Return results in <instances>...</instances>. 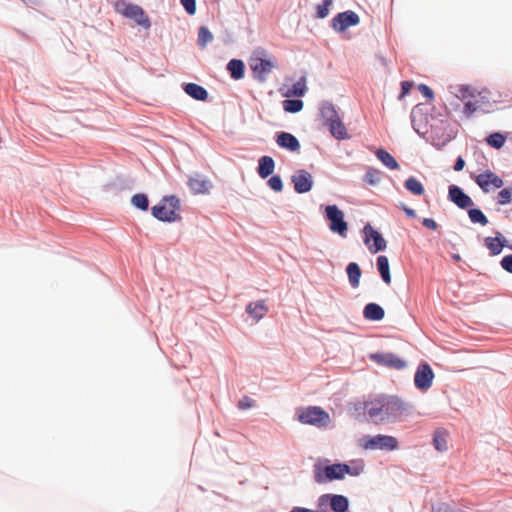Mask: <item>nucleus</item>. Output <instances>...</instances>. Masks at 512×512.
Returning <instances> with one entry per match:
<instances>
[{
    "instance_id": "nucleus-55",
    "label": "nucleus",
    "mask_w": 512,
    "mask_h": 512,
    "mask_svg": "<svg viewBox=\"0 0 512 512\" xmlns=\"http://www.w3.org/2000/svg\"><path fill=\"white\" fill-rule=\"evenodd\" d=\"M453 259L458 261V260H460V256L458 254H455V255H453Z\"/></svg>"
},
{
    "instance_id": "nucleus-38",
    "label": "nucleus",
    "mask_w": 512,
    "mask_h": 512,
    "mask_svg": "<svg viewBox=\"0 0 512 512\" xmlns=\"http://www.w3.org/2000/svg\"><path fill=\"white\" fill-rule=\"evenodd\" d=\"M488 145H490L491 147L495 148V149H500L503 147L504 143H505V137L503 134L499 133V132H495V133H492L490 134L487 139H486Z\"/></svg>"
},
{
    "instance_id": "nucleus-31",
    "label": "nucleus",
    "mask_w": 512,
    "mask_h": 512,
    "mask_svg": "<svg viewBox=\"0 0 512 512\" xmlns=\"http://www.w3.org/2000/svg\"><path fill=\"white\" fill-rule=\"evenodd\" d=\"M244 63L239 59H232L227 64V70L231 77L235 80L242 79L244 77Z\"/></svg>"
},
{
    "instance_id": "nucleus-36",
    "label": "nucleus",
    "mask_w": 512,
    "mask_h": 512,
    "mask_svg": "<svg viewBox=\"0 0 512 512\" xmlns=\"http://www.w3.org/2000/svg\"><path fill=\"white\" fill-rule=\"evenodd\" d=\"M468 216L472 223H478L482 226L488 224V219L485 214L478 208H470L468 210Z\"/></svg>"
},
{
    "instance_id": "nucleus-21",
    "label": "nucleus",
    "mask_w": 512,
    "mask_h": 512,
    "mask_svg": "<svg viewBox=\"0 0 512 512\" xmlns=\"http://www.w3.org/2000/svg\"><path fill=\"white\" fill-rule=\"evenodd\" d=\"M246 312L255 322H259L268 312V307L263 300L250 302L246 306Z\"/></svg>"
},
{
    "instance_id": "nucleus-6",
    "label": "nucleus",
    "mask_w": 512,
    "mask_h": 512,
    "mask_svg": "<svg viewBox=\"0 0 512 512\" xmlns=\"http://www.w3.org/2000/svg\"><path fill=\"white\" fill-rule=\"evenodd\" d=\"M297 418L302 424L313 425L318 428L327 427L331 421L330 415L317 406H309L299 410Z\"/></svg>"
},
{
    "instance_id": "nucleus-3",
    "label": "nucleus",
    "mask_w": 512,
    "mask_h": 512,
    "mask_svg": "<svg viewBox=\"0 0 512 512\" xmlns=\"http://www.w3.org/2000/svg\"><path fill=\"white\" fill-rule=\"evenodd\" d=\"M180 201L175 196L164 197L161 202L152 207V215L163 222H176L180 219L178 210Z\"/></svg>"
},
{
    "instance_id": "nucleus-32",
    "label": "nucleus",
    "mask_w": 512,
    "mask_h": 512,
    "mask_svg": "<svg viewBox=\"0 0 512 512\" xmlns=\"http://www.w3.org/2000/svg\"><path fill=\"white\" fill-rule=\"evenodd\" d=\"M447 437L448 434L445 430H437L434 433L433 444L437 451L445 452L448 450Z\"/></svg>"
},
{
    "instance_id": "nucleus-30",
    "label": "nucleus",
    "mask_w": 512,
    "mask_h": 512,
    "mask_svg": "<svg viewBox=\"0 0 512 512\" xmlns=\"http://www.w3.org/2000/svg\"><path fill=\"white\" fill-rule=\"evenodd\" d=\"M376 264H377V269H378V272H379L382 280L386 284H390L391 283V274H390L388 258L384 255L378 256Z\"/></svg>"
},
{
    "instance_id": "nucleus-10",
    "label": "nucleus",
    "mask_w": 512,
    "mask_h": 512,
    "mask_svg": "<svg viewBox=\"0 0 512 512\" xmlns=\"http://www.w3.org/2000/svg\"><path fill=\"white\" fill-rule=\"evenodd\" d=\"M434 379V372L429 364L421 363L414 375V385L420 391H427L431 388Z\"/></svg>"
},
{
    "instance_id": "nucleus-28",
    "label": "nucleus",
    "mask_w": 512,
    "mask_h": 512,
    "mask_svg": "<svg viewBox=\"0 0 512 512\" xmlns=\"http://www.w3.org/2000/svg\"><path fill=\"white\" fill-rule=\"evenodd\" d=\"M346 273L348 276L349 284L352 288L356 289L360 285V278L362 275V271L359 265L355 262H351L346 267Z\"/></svg>"
},
{
    "instance_id": "nucleus-41",
    "label": "nucleus",
    "mask_w": 512,
    "mask_h": 512,
    "mask_svg": "<svg viewBox=\"0 0 512 512\" xmlns=\"http://www.w3.org/2000/svg\"><path fill=\"white\" fill-rule=\"evenodd\" d=\"M135 15L136 16H134V18L132 19L134 22H136L138 25L146 29L150 27L151 22L149 20V17L146 15L142 8H140Z\"/></svg>"
},
{
    "instance_id": "nucleus-22",
    "label": "nucleus",
    "mask_w": 512,
    "mask_h": 512,
    "mask_svg": "<svg viewBox=\"0 0 512 512\" xmlns=\"http://www.w3.org/2000/svg\"><path fill=\"white\" fill-rule=\"evenodd\" d=\"M275 169V161L270 156H262L258 160L257 173L262 179H266L273 174Z\"/></svg>"
},
{
    "instance_id": "nucleus-19",
    "label": "nucleus",
    "mask_w": 512,
    "mask_h": 512,
    "mask_svg": "<svg viewBox=\"0 0 512 512\" xmlns=\"http://www.w3.org/2000/svg\"><path fill=\"white\" fill-rule=\"evenodd\" d=\"M274 65L271 61L266 59H253L251 69L260 81H264L266 76L272 71Z\"/></svg>"
},
{
    "instance_id": "nucleus-34",
    "label": "nucleus",
    "mask_w": 512,
    "mask_h": 512,
    "mask_svg": "<svg viewBox=\"0 0 512 512\" xmlns=\"http://www.w3.org/2000/svg\"><path fill=\"white\" fill-rule=\"evenodd\" d=\"M405 188L413 195H422L424 193L423 184L415 177H409L404 183Z\"/></svg>"
},
{
    "instance_id": "nucleus-8",
    "label": "nucleus",
    "mask_w": 512,
    "mask_h": 512,
    "mask_svg": "<svg viewBox=\"0 0 512 512\" xmlns=\"http://www.w3.org/2000/svg\"><path fill=\"white\" fill-rule=\"evenodd\" d=\"M330 507L334 512H346L349 507L348 498L338 494H323L317 500V507L324 511L325 507Z\"/></svg>"
},
{
    "instance_id": "nucleus-42",
    "label": "nucleus",
    "mask_w": 512,
    "mask_h": 512,
    "mask_svg": "<svg viewBox=\"0 0 512 512\" xmlns=\"http://www.w3.org/2000/svg\"><path fill=\"white\" fill-rule=\"evenodd\" d=\"M268 186L275 192H281L283 190V182L279 175H273L267 181Z\"/></svg>"
},
{
    "instance_id": "nucleus-11",
    "label": "nucleus",
    "mask_w": 512,
    "mask_h": 512,
    "mask_svg": "<svg viewBox=\"0 0 512 512\" xmlns=\"http://www.w3.org/2000/svg\"><path fill=\"white\" fill-rule=\"evenodd\" d=\"M291 182L294 185V190L298 194H304L309 192L313 187V177L307 170H297L291 176Z\"/></svg>"
},
{
    "instance_id": "nucleus-29",
    "label": "nucleus",
    "mask_w": 512,
    "mask_h": 512,
    "mask_svg": "<svg viewBox=\"0 0 512 512\" xmlns=\"http://www.w3.org/2000/svg\"><path fill=\"white\" fill-rule=\"evenodd\" d=\"M307 92L306 80L304 77L300 78L297 82H295L291 87H289L284 93L283 96L290 98L293 96L302 97Z\"/></svg>"
},
{
    "instance_id": "nucleus-46",
    "label": "nucleus",
    "mask_w": 512,
    "mask_h": 512,
    "mask_svg": "<svg viewBox=\"0 0 512 512\" xmlns=\"http://www.w3.org/2000/svg\"><path fill=\"white\" fill-rule=\"evenodd\" d=\"M500 264L505 271L512 273V254L503 257Z\"/></svg>"
},
{
    "instance_id": "nucleus-39",
    "label": "nucleus",
    "mask_w": 512,
    "mask_h": 512,
    "mask_svg": "<svg viewBox=\"0 0 512 512\" xmlns=\"http://www.w3.org/2000/svg\"><path fill=\"white\" fill-rule=\"evenodd\" d=\"M131 203L138 209L147 210L149 201L147 195L143 193L135 194L132 196Z\"/></svg>"
},
{
    "instance_id": "nucleus-15",
    "label": "nucleus",
    "mask_w": 512,
    "mask_h": 512,
    "mask_svg": "<svg viewBox=\"0 0 512 512\" xmlns=\"http://www.w3.org/2000/svg\"><path fill=\"white\" fill-rule=\"evenodd\" d=\"M277 145L289 152H299L300 142L299 140L289 132H278L275 137Z\"/></svg>"
},
{
    "instance_id": "nucleus-56",
    "label": "nucleus",
    "mask_w": 512,
    "mask_h": 512,
    "mask_svg": "<svg viewBox=\"0 0 512 512\" xmlns=\"http://www.w3.org/2000/svg\"><path fill=\"white\" fill-rule=\"evenodd\" d=\"M507 247H508L510 250H512V245H508Z\"/></svg>"
},
{
    "instance_id": "nucleus-12",
    "label": "nucleus",
    "mask_w": 512,
    "mask_h": 512,
    "mask_svg": "<svg viewBox=\"0 0 512 512\" xmlns=\"http://www.w3.org/2000/svg\"><path fill=\"white\" fill-rule=\"evenodd\" d=\"M475 181L485 193H489L492 189L501 188L504 184L503 180L491 171L479 174Z\"/></svg>"
},
{
    "instance_id": "nucleus-26",
    "label": "nucleus",
    "mask_w": 512,
    "mask_h": 512,
    "mask_svg": "<svg viewBox=\"0 0 512 512\" xmlns=\"http://www.w3.org/2000/svg\"><path fill=\"white\" fill-rule=\"evenodd\" d=\"M185 93L195 100L205 101L208 97L207 90L195 83H187L183 87Z\"/></svg>"
},
{
    "instance_id": "nucleus-45",
    "label": "nucleus",
    "mask_w": 512,
    "mask_h": 512,
    "mask_svg": "<svg viewBox=\"0 0 512 512\" xmlns=\"http://www.w3.org/2000/svg\"><path fill=\"white\" fill-rule=\"evenodd\" d=\"M254 406V401L248 396L242 397L238 402V408L241 410H247Z\"/></svg>"
},
{
    "instance_id": "nucleus-37",
    "label": "nucleus",
    "mask_w": 512,
    "mask_h": 512,
    "mask_svg": "<svg viewBox=\"0 0 512 512\" xmlns=\"http://www.w3.org/2000/svg\"><path fill=\"white\" fill-rule=\"evenodd\" d=\"M213 40V35L205 26L199 28L197 43L201 48H204L208 43Z\"/></svg>"
},
{
    "instance_id": "nucleus-49",
    "label": "nucleus",
    "mask_w": 512,
    "mask_h": 512,
    "mask_svg": "<svg viewBox=\"0 0 512 512\" xmlns=\"http://www.w3.org/2000/svg\"><path fill=\"white\" fill-rule=\"evenodd\" d=\"M433 512H450V507L446 503H438L433 506Z\"/></svg>"
},
{
    "instance_id": "nucleus-53",
    "label": "nucleus",
    "mask_w": 512,
    "mask_h": 512,
    "mask_svg": "<svg viewBox=\"0 0 512 512\" xmlns=\"http://www.w3.org/2000/svg\"><path fill=\"white\" fill-rule=\"evenodd\" d=\"M401 87H402V95H405L409 92V90L411 88V83L404 81V82H402Z\"/></svg>"
},
{
    "instance_id": "nucleus-18",
    "label": "nucleus",
    "mask_w": 512,
    "mask_h": 512,
    "mask_svg": "<svg viewBox=\"0 0 512 512\" xmlns=\"http://www.w3.org/2000/svg\"><path fill=\"white\" fill-rule=\"evenodd\" d=\"M495 237L484 238V245L489 250L490 254L495 256L499 255L505 246H508L507 240L499 232H495Z\"/></svg>"
},
{
    "instance_id": "nucleus-1",
    "label": "nucleus",
    "mask_w": 512,
    "mask_h": 512,
    "mask_svg": "<svg viewBox=\"0 0 512 512\" xmlns=\"http://www.w3.org/2000/svg\"><path fill=\"white\" fill-rule=\"evenodd\" d=\"M365 413L376 425L393 424L412 413V405L393 395H381L365 404Z\"/></svg>"
},
{
    "instance_id": "nucleus-27",
    "label": "nucleus",
    "mask_w": 512,
    "mask_h": 512,
    "mask_svg": "<svg viewBox=\"0 0 512 512\" xmlns=\"http://www.w3.org/2000/svg\"><path fill=\"white\" fill-rule=\"evenodd\" d=\"M320 115L325 125L340 117L336 107L328 101L321 104Z\"/></svg>"
},
{
    "instance_id": "nucleus-23",
    "label": "nucleus",
    "mask_w": 512,
    "mask_h": 512,
    "mask_svg": "<svg viewBox=\"0 0 512 512\" xmlns=\"http://www.w3.org/2000/svg\"><path fill=\"white\" fill-rule=\"evenodd\" d=\"M326 126L329 128V131L334 138L338 140H345L350 138L341 117L334 119V121H331Z\"/></svg>"
},
{
    "instance_id": "nucleus-9",
    "label": "nucleus",
    "mask_w": 512,
    "mask_h": 512,
    "mask_svg": "<svg viewBox=\"0 0 512 512\" xmlns=\"http://www.w3.org/2000/svg\"><path fill=\"white\" fill-rule=\"evenodd\" d=\"M364 243L371 253L383 251L386 248V241L382 235L376 231L370 224L363 228Z\"/></svg>"
},
{
    "instance_id": "nucleus-50",
    "label": "nucleus",
    "mask_w": 512,
    "mask_h": 512,
    "mask_svg": "<svg viewBox=\"0 0 512 512\" xmlns=\"http://www.w3.org/2000/svg\"><path fill=\"white\" fill-rule=\"evenodd\" d=\"M365 181L371 185H375L378 181V179L375 177V173L372 171H369L365 175Z\"/></svg>"
},
{
    "instance_id": "nucleus-35",
    "label": "nucleus",
    "mask_w": 512,
    "mask_h": 512,
    "mask_svg": "<svg viewBox=\"0 0 512 512\" xmlns=\"http://www.w3.org/2000/svg\"><path fill=\"white\" fill-rule=\"evenodd\" d=\"M283 109L288 113H298L303 109V101L300 99H286L282 102Z\"/></svg>"
},
{
    "instance_id": "nucleus-17",
    "label": "nucleus",
    "mask_w": 512,
    "mask_h": 512,
    "mask_svg": "<svg viewBox=\"0 0 512 512\" xmlns=\"http://www.w3.org/2000/svg\"><path fill=\"white\" fill-rule=\"evenodd\" d=\"M188 186L194 194H205L212 188V183L207 177L196 173L189 177Z\"/></svg>"
},
{
    "instance_id": "nucleus-5",
    "label": "nucleus",
    "mask_w": 512,
    "mask_h": 512,
    "mask_svg": "<svg viewBox=\"0 0 512 512\" xmlns=\"http://www.w3.org/2000/svg\"><path fill=\"white\" fill-rule=\"evenodd\" d=\"M359 446L364 450L393 451L398 448V441L394 436L390 435H366L359 440Z\"/></svg>"
},
{
    "instance_id": "nucleus-20",
    "label": "nucleus",
    "mask_w": 512,
    "mask_h": 512,
    "mask_svg": "<svg viewBox=\"0 0 512 512\" xmlns=\"http://www.w3.org/2000/svg\"><path fill=\"white\" fill-rule=\"evenodd\" d=\"M343 479L348 476L357 477L364 472L365 462L362 459H354L348 463H340Z\"/></svg>"
},
{
    "instance_id": "nucleus-7",
    "label": "nucleus",
    "mask_w": 512,
    "mask_h": 512,
    "mask_svg": "<svg viewBox=\"0 0 512 512\" xmlns=\"http://www.w3.org/2000/svg\"><path fill=\"white\" fill-rule=\"evenodd\" d=\"M325 217L329 221V229L333 233L345 238L347 236L348 224L344 219V213L336 205L325 207Z\"/></svg>"
},
{
    "instance_id": "nucleus-51",
    "label": "nucleus",
    "mask_w": 512,
    "mask_h": 512,
    "mask_svg": "<svg viewBox=\"0 0 512 512\" xmlns=\"http://www.w3.org/2000/svg\"><path fill=\"white\" fill-rule=\"evenodd\" d=\"M417 115H418V111L413 110V111H412V113H411L412 124H413V128H414V130H415L418 134H421L420 128L416 125V117H417Z\"/></svg>"
},
{
    "instance_id": "nucleus-52",
    "label": "nucleus",
    "mask_w": 512,
    "mask_h": 512,
    "mask_svg": "<svg viewBox=\"0 0 512 512\" xmlns=\"http://www.w3.org/2000/svg\"><path fill=\"white\" fill-rule=\"evenodd\" d=\"M464 166H465V161L463 160V158L458 157L455 162V165H454V170L461 171L464 168Z\"/></svg>"
},
{
    "instance_id": "nucleus-33",
    "label": "nucleus",
    "mask_w": 512,
    "mask_h": 512,
    "mask_svg": "<svg viewBox=\"0 0 512 512\" xmlns=\"http://www.w3.org/2000/svg\"><path fill=\"white\" fill-rule=\"evenodd\" d=\"M376 156L377 158L383 163V165H385L386 167H388L389 169L391 170H396L399 168V165H398V162L395 160V158L390 154L388 153L386 150L384 149H378L376 151Z\"/></svg>"
},
{
    "instance_id": "nucleus-14",
    "label": "nucleus",
    "mask_w": 512,
    "mask_h": 512,
    "mask_svg": "<svg viewBox=\"0 0 512 512\" xmlns=\"http://www.w3.org/2000/svg\"><path fill=\"white\" fill-rule=\"evenodd\" d=\"M448 199L461 209H466L473 204L468 196L459 186L450 185L448 188Z\"/></svg>"
},
{
    "instance_id": "nucleus-16",
    "label": "nucleus",
    "mask_w": 512,
    "mask_h": 512,
    "mask_svg": "<svg viewBox=\"0 0 512 512\" xmlns=\"http://www.w3.org/2000/svg\"><path fill=\"white\" fill-rule=\"evenodd\" d=\"M371 358L382 365L392 367L401 370L406 367L404 360L400 359L393 353H375L371 355Z\"/></svg>"
},
{
    "instance_id": "nucleus-4",
    "label": "nucleus",
    "mask_w": 512,
    "mask_h": 512,
    "mask_svg": "<svg viewBox=\"0 0 512 512\" xmlns=\"http://www.w3.org/2000/svg\"><path fill=\"white\" fill-rule=\"evenodd\" d=\"M313 479L318 484H326L333 481L343 480L340 463L324 464L317 462L313 465Z\"/></svg>"
},
{
    "instance_id": "nucleus-24",
    "label": "nucleus",
    "mask_w": 512,
    "mask_h": 512,
    "mask_svg": "<svg viewBox=\"0 0 512 512\" xmlns=\"http://www.w3.org/2000/svg\"><path fill=\"white\" fill-rule=\"evenodd\" d=\"M384 315V309L376 303H368L363 310L364 318L370 321H380Z\"/></svg>"
},
{
    "instance_id": "nucleus-44",
    "label": "nucleus",
    "mask_w": 512,
    "mask_h": 512,
    "mask_svg": "<svg viewBox=\"0 0 512 512\" xmlns=\"http://www.w3.org/2000/svg\"><path fill=\"white\" fill-rule=\"evenodd\" d=\"M181 5L189 15H194L196 12V0H180Z\"/></svg>"
},
{
    "instance_id": "nucleus-40",
    "label": "nucleus",
    "mask_w": 512,
    "mask_h": 512,
    "mask_svg": "<svg viewBox=\"0 0 512 512\" xmlns=\"http://www.w3.org/2000/svg\"><path fill=\"white\" fill-rule=\"evenodd\" d=\"M512 199V187L502 189L497 195V203L499 205H508Z\"/></svg>"
},
{
    "instance_id": "nucleus-25",
    "label": "nucleus",
    "mask_w": 512,
    "mask_h": 512,
    "mask_svg": "<svg viewBox=\"0 0 512 512\" xmlns=\"http://www.w3.org/2000/svg\"><path fill=\"white\" fill-rule=\"evenodd\" d=\"M140 8V6L133 5L126 0H118L115 2V10L131 20L136 16L135 14Z\"/></svg>"
},
{
    "instance_id": "nucleus-2",
    "label": "nucleus",
    "mask_w": 512,
    "mask_h": 512,
    "mask_svg": "<svg viewBox=\"0 0 512 512\" xmlns=\"http://www.w3.org/2000/svg\"><path fill=\"white\" fill-rule=\"evenodd\" d=\"M449 93L463 103L462 114L466 119L478 111L487 110L489 101L486 96L468 85H451Z\"/></svg>"
},
{
    "instance_id": "nucleus-43",
    "label": "nucleus",
    "mask_w": 512,
    "mask_h": 512,
    "mask_svg": "<svg viewBox=\"0 0 512 512\" xmlns=\"http://www.w3.org/2000/svg\"><path fill=\"white\" fill-rule=\"evenodd\" d=\"M333 0H323L321 4L317 6V17L325 18L329 14V7L331 6Z\"/></svg>"
},
{
    "instance_id": "nucleus-47",
    "label": "nucleus",
    "mask_w": 512,
    "mask_h": 512,
    "mask_svg": "<svg viewBox=\"0 0 512 512\" xmlns=\"http://www.w3.org/2000/svg\"><path fill=\"white\" fill-rule=\"evenodd\" d=\"M418 90L424 97L428 99H432L434 97L433 91L425 84H420L418 86Z\"/></svg>"
},
{
    "instance_id": "nucleus-13",
    "label": "nucleus",
    "mask_w": 512,
    "mask_h": 512,
    "mask_svg": "<svg viewBox=\"0 0 512 512\" xmlns=\"http://www.w3.org/2000/svg\"><path fill=\"white\" fill-rule=\"evenodd\" d=\"M359 16L353 11H345L338 13L332 20V27L340 32L345 31L351 26H355L359 23Z\"/></svg>"
},
{
    "instance_id": "nucleus-48",
    "label": "nucleus",
    "mask_w": 512,
    "mask_h": 512,
    "mask_svg": "<svg viewBox=\"0 0 512 512\" xmlns=\"http://www.w3.org/2000/svg\"><path fill=\"white\" fill-rule=\"evenodd\" d=\"M422 224L431 230H436L438 228L437 223L432 218H424Z\"/></svg>"
},
{
    "instance_id": "nucleus-54",
    "label": "nucleus",
    "mask_w": 512,
    "mask_h": 512,
    "mask_svg": "<svg viewBox=\"0 0 512 512\" xmlns=\"http://www.w3.org/2000/svg\"><path fill=\"white\" fill-rule=\"evenodd\" d=\"M403 210L405 212V214L408 216V217H415L416 216V212L414 209H411V208H408L406 206L403 207Z\"/></svg>"
}]
</instances>
